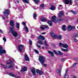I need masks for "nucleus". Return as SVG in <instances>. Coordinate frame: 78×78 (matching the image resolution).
Wrapping results in <instances>:
<instances>
[{
  "label": "nucleus",
  "instance_id": "obj_1",
  "mask_svg": "<svg viewBox=\"0 0 78 78\" xmlns=\"http://www.w3.org/2000/svg\"><path fill=\"white\" fill-rule=\"evenodd\" d=\"M13 29H14V28L13 27H10V31L12 32V33L14 36V37H17V36H18V34L16 32L15 30H13Z\"/></svg>",
  "mask_w": 78,
  "mask_h": 78
},
{
  "label": "nucleus",
  "instance_id": "obj_2",
  "mask_svg": "<svg viewBox=\"0 0 78 78\" xmlns=\"http://www.w3.org/2000/svg\"><path fill=\"white\" fill-rule=\"evenodd\" d=\"M7 66L9 68H11L12 69H13V66H12V62L11 60H10V62L7 63Z\"/></svg>",
  "mask_w": 78,
  "mask_h": 78
},
{
  "label": "nucleus",
  "instance_id": "obj_3",
  "mask_svg": "<svg viewBox=\"0 0 78 78\" xmlns=\"http://www.w3.org/2000/svg\"><path fill=\"white\" fill-rule=\"evenodd\" d=\"M39 61L41 64H43L45 61L44 57L43 56H39Z\"/></svg>",
  "mask_w": 78,
  "mask_h": 78
},
{
  "label": "nucleus",
  "instance_id": "obj_4",
  "mask_svg": "<svg viewBox=\"0 0 78 78\" xmlns=\"http://www.w3.org/2000/svg\"><path fill=\"white\" fill-rule=\"evenodd\" d=\"M23 48H24L23 45H19L18 46V50H19V51L22 53V49Z\"/></svg>",
  "mask_w": 78,
  "mask_h": 78
},
{
  "label": "nucleus",
  "instance_id": "obj_5",
  "mask_svg": "<svg viewBox=\"0 0 78 78\" xmlns=\"http://www.w3.org/2000/svg\"><path fill=\"white\" fill-rule=\"evenodd\" d=\"M72 29H75V26H73L72 27L70 25H68V31H71Z\"/></svg>",
  "mask_w": 78,
  "mask_h": 78
},
{
  "label": "nucleus",
  "instance_id": "obj_6",
  "mask_svg": "<svg viewBox=\"0 0 78 78\" xmlns=\"http://www.w3.org/2000/svg\"><path fill=\"white\" fill-rule=\"evenodd\" d=\"M30 71L33 75H36V69L34 68H32L30 69Z\"/></svg>",
  "mask_w": 78,
  "mask_h": 78
},
{
  "label": "nucleus",
  "instance_id": "obj_7",
  "mask_svg": "<svg viewBox=\"0 0 78 78\" xmlns=\"http://www.w3.org/2000/svg\"><path fill=\"white\" fill-rule=\"evenodd\" d=\"M50 35L51 36V37H53V39H55V38L56 37V36H57V34H55L53 32L51 33Z\"/></svg>",
  "mask_w": 78,
  "mask_h": 78
},
{
  "label": "nucleus",
  "instance_id": "obj_8",
  "mask_svg": "<svg viewBox=\"0 0 78 78\" xmlns=\"http://www.w3.org/2000/svg\"><path fill=\"white\" fill-rule=\"evenodd\" d=\"M37 73H39V75H43L44 74V72L42 71L39 70V69H37L36 71Z\"/></svg>",
  "mask_w": 78,
  "mask_h": 78
},
{
  "label": "nucleus",
  "instance_id": "obj_9",
  "mask_svg": "<svg viewBox=\"0 0 78 78\" xmlns=\"http://www.w3.org/2000/svg\"><path fill=\"white\" fill-rule=\"evenodd\" d=\"M56 16H53L52 17L51 19L52 21L54 22L55 23H57V21L56 20Z\"/></svg>",
  "mask_w": 78,
  "mask_h": 78
},
{
  "label": "nucleus",
  "instance_id": "obj_10",
  "mask_svg": "<svg viewBox=\"0 0 78 78\" xmlns=\"http://www.w3.org/2000/svg\"><path fill=\"white\" fill-rule=\"evenodd\" d=\"M38 39H39V40H42L43 41L44 40H45V37H44L43 36L40 35L38 37Z\"/></svg>",
  "mask_w": 78,
  "mask_h": 78
},
{
  "label": "nucleus",
  "instance_id": "obj_11",
  "mask_svg": "<svg viewBox=\"0 0 78 78\" xmlns=\"http://www.w3.org/2000/svg\"><path fill=\"white\" fill-rule=\"evenodd\" d=\"M5 54L6 53V51L4 50L0 49V55H2V54Z\"/></svg>",
  "mask_w": 78,
  "mask_h": 78
},
{
  "label": "nucleus",
  "instance_id": "obj_12",
  "mask_svg": "<svg viewBox=\"0 0 78 78\" xmlns=\"http://www.w3.org/2000/svg\"><path fill=\"white\" fill-rule=\"evenodd\" d=\"M64 12H62V11H61L58 14V16L59 17H61V16H64Z\"/></svg>",
  "mask_w": 78,
  "mask_h": 78
},
{
  "label": "nucleus",
  "instance_id": "obj_13",
  "mask_svg": "<svg viewBox=\"0 0 78 78\" xmlns=\"http://www.w3.org/2000/svg\"><path fill=\"white\" fill-rule=\"evenodd\" d=\"M25 61H30L29 57H28V55L27 54H25Z\"/></svg>",
  "mask_w": 78,
  "mask_h": 78
},
{
  "label": "nucleus",
  "instance_id": "obj_14",
  "mask_svg": "<svg viewBox=\"0 0 78 78\" xmlns=\"http://www.w3.org/2000/svg\"><path fill=\"white\" fill-rule=\"evenodd\" d=\"M61 69H57V72L59 76H61Z\"/></svg>",
  "mask_w": 78,
  "mask_h": 78
},
{
  "label": "nucleus",
  "instance_id": "obj_15",
  "mask_svg": "<svg viewBox=\"0 0 78 78\" xmlns=\"http://www.w3.org/2000/svg\"><path fill=\"white\" fill-rule=\"evenodd\" d=\"M9 10H5V12H3V13L5 15H6V14L8 15V14H9Z\"/></svg>",
  "mask_w": 78,
  "mask_h": 78
},
{
  "label": "nucleus",
  "instance_id": "obj_16",
  "mask_svg": "<svg viewBox=\"0 0 78 78\" xmlns=\"http://www.w3.org/2000/svg\"><path fill=\"white\" fill-rule=\"evenodd\" d=\"M10 24L11 27H13L14 26V23L12 20H11L10 21Z\"/></svg>",
  "mask_w": 78,
  "mask_h": 78
},
{
  "label": "nucleus",
  "instance_id": "obj_17",
  "mask_svg": "<svg viewBox=\"0 0 78 78\" xmlns=\"http://www.w3.org/2000/svg\"><path fill=\"white\" fill-rule=\"evenodd\" d=\"M27 67L26 66L24 67L22 70V72H26L27 71Z\"/></svg>",
  "mask_w": 78,
  "mask_h": 78
},
{
  "label": "nucleus",
  "instance_id": "obj_18",
  "mask_svg": "<svg viewBox=\"0 0 78 78\" xmlns=\"http://www.w3.org/2000/svg\"><path fill=\"white\" fill-rule=\"evenodd\" d=\"M16 26L17 28L19 30V28H20V24L18 23H16Z\"/></svg>",
  "mask_w": 78,
  "mask_h": 78
},
{
  "label": "nucleus",
  "instance_id": "obj_19",
  "mask_svg": "<svg viewBox=\"0 0 78 78\" xmlns=\"http://www.w3.org/2000/svg\"><path fill=\"white\" fill-rule=\"evenodd\" d=\"M41 20L42 22H46L47 19L45 18H41Z\"/></svg>",
  "mask_w": 78,
  "mask_h": 78
},
{
  "label": "nucleus",
  "instance_id": "obj_20",
  "mask_svg": "<svg viewBox=\"0 0 78 78\" xmlns=\"http://www.w3.org/2000/svg\"><path fill=\"white\" fill-rule=\"evenodd\" d=\"M48 24H49V25L51 26V27L52 26V25H53V23L51 21H48Z\"/></svg>",
  "mask_w": 78,
  "mask_h": 78
},
{
  "label": "nucleus",
  "instance_id": "obj_21",
  "mask_svg": "<svg viewBox=\"0 0 78 78\" xmlns=\"http://www.w3.org/2000/svg\"><path fill=\"white\" fill-rule=\"evenodd\" d=\"M50 9H51V10H52V11H54V10H55V6L53 5H51Z\"/></svg>",
  "mask_w": 78,
  "mask_h": 78
},
{
  "label": "nucleus",
  "instance_id": "obj_22",
  "mask_svg": "<svg viewBox=\"0 0 78 78\" xmlns=\"http://www.w3.org/2000/svg\"><path fill=\"white\" fill-rule=\"evenodd\" d=\"M64 3L65 4H66V5H69V0H64Z\"/></svg>",
  "mask_w": 78,
  "mask_h": 78
},
{
  "label": "nucleus",
  "instance_id": "obj_23",
  "mask_svg": "<svg viewBox=\"0 0 78 78\" xmlns=\"http://www.w3.org/2000/svg\"><path fill=\"white\" fill-rule=\"evenodd\" d=\"M48 52L49 54H50V55H51V56H54V54H53V52H52L50 51H48Z\"/></svg>",
  "mask_w": 78,
  "mask_h": 78
},
{
  "label": "nucleus",
  "instance_id": "obj_24",
  "mask_svg": "<svg viewBox=\"0 0 78 78\" xmlns=\"http://www.w3.org/2000/svg\"><path fill=\"white\" fill-rule=\"evenodd\" d=\"M66 25H64L62 26V30L63 31H66Z\"/></svg>",
  "mask_w": 78,
  "mask_h": 78
},
{
  "label": "nucleus",
  "instance_id": "obj_25",
  "mask_svg": "<svg viewBox=\"0 0 78 78\" xmlns=\"http://www.w3.org/2000/svg\"><path fill=\"white\" fill-rule=\"evenodd\" d=\"M63 47H64V48H67L69 47V46L67 44H63Z\"/></svg>",
  "mask_w": 78,
  "mask_h": 78
},
{
  "label": "nucleus",
  "instance_id": "obj_26",
  "mask_svg": "<svg viewBox=\"0 0 78 78\" xmlns=\"http://www.w3.org/2000/svg\"><path fill=\"white\" fill-rule=\"evenodd\" d=\"M9 75L10 76H13V77H16V75H14V74L11 73H10L9 74Z\"/></svg>",
  "mask_w": 78,
  "mask_h": 78
},
{
  "label": "nucleus",
  "instance_id": "obj_27",
  "mask_svg": "<svg viewBox=\"0 0 78 78\" xmlns=\"http://www.w3.org/2000/svg\"><path fill=\"white\" fill-rule=\"evenodd\" d=\"M37 43H38V44H40V45H43V42H42V41H37Z\"/></svg>",
  "mask_w": 78,
  "mask_h": 78
},
{
  "label": "nucleus",
  "instance_id": "obj_28",
  "mask_svg": "<svg viewBox=\"0 0 78 78\" xmlns=\"http://www.w3.org/2000/svg\"><path fill=\"white\" fill-rule=\"evenodd\" d=\"M63 20L64 19H63L60 18H59L58 19V20L57 21V22H61V21H62V20Z\"/></svg>",
  "mask_w": 78,
  "mask_h": 78
},
{
  "label": "nucleus",
  "instance_id": "obj_29",
  "mask_svg": "<svg viewBox=\"0 0 78 78\" xmlns=\"http://www.w3.org/2000/svg\"><path fill=\"white\" fill-rule=\"evenodd\" d=\"M34 19H35V20H36V13H35L34 14Z\"/></svg>",
  "mask_w": 78,
  "mask_h": 78
},
{
  "label": "nucleus",
  "instance_id": "obj_30",
  "mask_svg": "<svg viewBox=\"0 0 78 78\" xmlns=\"http://www.w3.org/2000/svg\"><path fill=\"white\" fill-rule=\"evenodd\" d=\"M35 3L36 4H37L39 2H40V0H34Z\"/></svg>",
  "mask_w": 78,
  "mask_h": 78
},
{
  "label": "nucleus",
  "instance_id": "obj_31",
  "mask_svg": "<svg viewBox=\"0 0 78 78\" xmlns=\"http://www.w3.org/2000/svg\"><path fill=\"white\" fill-rule=\"evenodd\" d=\"M57 38L58 39H61L62 38V36L61 35H59L57 37Z\"/></svg>",
  "mask_w": 78,
  "mask_h": 78
},
{
  "label": "nucleus",
  "instance_id": "obj_32",
  "mask_svg": "<svg viewBox=\"0 0 78 78\" xmlns=\"http://www.w3.org/2000/svg\"><path fill=\"white\" fill-rule=\"evenodd\" d=\"M23 2L24 3H28V0H23Z\"/></svg>",
  "mask_w": 78,
  "mask_h": 78
},
{
  "label": "nucleus",
  "instance_id": "obj_33",
  "mask_svg": "<svg viewBox=\"0 0 78 78\" xmlns=\"http://www.w3.org/2000/svg\"><path fill=\"white\" fill-rule=\"evenodd\" d=\"M24 28L26 30V31H27V32H28V28H27V26H25L24 27Z\"/></svg>",
  "mask_w": 78,
  "mask_h": 78
},
{
  "label": "nucleus",
  "instance_id": "obj_34",
  "mask_svg": "<svg viewBox=\"0 0 78 78\" xmlns=\"http://www.w3.org/2000/svg\"><path fill=\"white\" fill-rule=\"evenodd\" d=\"M59 45L60 47H63L64 45V44H63L62 43H61V42H60L59 44Z\"/></svg>",
  "mask_w": 78,
  "mask_h": 78
},
{
  "label": "nucleus",
  "instance_id": "obj_35",
  "mask_svg": "<svg viewBox=\"0 0 78 78\" xmlns=\"http://www.w3.org/2000/svg\"><path fill=\"white\" fill-rule=\"evenodd\" d=\"M42 26L44 27V28H48V26L46 25H42Z\"/></svg>",
  "mask_w": 78,
  "mask_h": 78
},
{
  "label": "nucleus",
  "instance_id": "obj_36",
  "mask_svg": "<svg viewBox=\"0 0 78 78\" xmlns=\"http://www.w3.org/2000/svg\"><path fill=\"white\" fill-rule=\"evenodd\" d=\"M44 44H45V45H46V46H48V45L47 44V42L46 41H44Z\"/></svg>",
  "mask_w": 78,
  "mask_h": 78
},
{
  "label": "nucleus",
  "instance_id": "obj_37",
  "mask_svg": "<svg viewBox=\"0 0 78 78\" xmlns=\"http://www.w3.org/2000/svg\"><path fill=\"white\" fill-rule=\"evenodd\" d=\"M69 76L68 75H65L64 78H69Z\"/></svg>",
  "mask_w": 78,
  "mask_h": 78
},
{
  "label": "nucleus",
  "instance_id": "obj_38",
  "mask_svg": "<svg viewBox=\"0 0 78 78\" xmlns=\"http://www.w3.org/2000/svg\"><path fill=\"white\" fill-rule=\"evenodd\" d=\"M40 6L42 8H44V4H42L40 5Z\"/></svg>",
  "mask_w": 78,
  "mask_h": 78
},
{
  "label": "nucleus",
  "instance_id": "obj_39",
  "mask_svg": "<svg viewBox=\"0 0 78 78\" xmlns=\"http://www.w3.org/2000/svg\"><path fill=\"white\" fill-rule=\"evenodd\" d=\"M34 51L36 53H37V54H39V52L38 51H37V50L35 49L34 50Z\"/></svg>",
  "mask_w": 78,
  "mask_h": 78
},
{
  "label": "nucleus",
  "instance_id": "obj_40",
  "mask_svg": "<svg viewBox=\"0 0 78 78\" xmlns=\"http://www.w3.org/2000/svg\"><path fill=\"white\" fill-rule=\"evenodd\" d=\"M32 41H31L30 40L29 41V44L30 45H31L32 44Z\"/></svg>",
  "mask_w": 78,
  "mask_h": 78
},
{
  "label": "nucleus",
  "instance_id": "obj_41",
  "mask_svg": "<svg viewBox=\"0 0 78 78\" xmlns=\"http://www.w3.org/2000/svg\"><path fill=\"white\" fill-rule=\"evenodd\" d=\"M73 40L75 42H78V40L75 38H74Z\"/></svg>",
  "mask_w": 78,
  "mask_h": 78
},
{
  "label": "nucleus",
  "instance_id": "obj_42",
  "mask_svg": "<svg viewBox=\"0 0 78 78\" xmlns=\"http://www.w3.org/2000/svg\"><path fill=\"white\" fill-rule=\"evenodd\" d=\"M71 12H73V13L74 14H76V12H75L73 11V10L71 11Z\"/></svg>",
  "mask_w": 78,
  "mask_h": 78
},
{
  "label": "nucleus",
  "instance_id": "obj_43",
  "mask_svg": "<svg viewBox=\"0 0 78 78\" xmlns=\"http://www.w3.org/2000/svg\"><path fill=\"white\" fill-rule=\"evenodd\" d=\"M36 45L37 46V47L39 48H41V46L38 45L37 44H36Z\"/></svg>",
  "mask_w": 78,
  "mask_h": 78
},
{
  "label": "nucleus",
  "instance_id": "obj_44",
  "mask_svg": "<svg viewBox=\"0 0 78 78\" xmlns=\"http://www.w3.org/2000/svg\"><path fill=\"white\" fill-rule=\"evenodd\" d=\"M1 66H2L3 67H4V68H5V69H6V67L4 65H3V64H2Z\"/></svg>",
  "mask_w": 78,
  "mask_h": 78
},
{
  "label": "nucleus",
  "instance_id": "obj_45",
  "mask_svg": "<svg viewBox=\"0 0 78 78\" xmlns=\"http://www.w3.org/2000/svg\"><path fill=\"white\" fill-rule=\"evenodd\" d=\"M78 64V63H76L74 64L73 65V66H71V67H75V66H76V64Z\"/></svg>",
  "mask_w": 78,
  "mask_h": 78
},
{
  "label": "nucleus",
  "instance_id": "obj_46",
  "mask_svg": "<svg viewBox=\"0 0 78 78\" xmlns=\"http://www.w3.org/2000/svg\"><path fill=\"white\" fill-rule=\"evenodd\" d=\"M22 24L23 25H24V26H26V23L25 22H23L22 23Z\"/></svg>",
  "mask_w": 78,
  "mask_h": 78
},
{
  "label": "nucleus",
  "instance_id": "obj_47",
  "mask_svg": "<svg viewBox=\"0 0 78 78\" xmlns=\"http://www.w3.org/2000/svg\"><path fill=\"white\" fill-rule=\"evenodd\" d=\"M3 39L4 42H6V38L4 37L3 38Z\"/></svg>",
  "mask_w": 78,
  "mask_h": 78
},
{
  "label": "nucleus",
  "instance_id": "obj_48",
  "mask_svg": "<svg viewBox=\"0 0 78 78\" xmlns=\"http://www.w3.org/2000/svg\"><path fill=\"white\" fill-rule=\"evenodd\" d=\"M40 29H41V30H45V29L43 27H41L40 28Z\"/></svg>",
  "mask_w": 78,
  "mask_h": 78
},
{
  "label": "nucleus",
  "instance_id": "obj_49",
  "mask_svg": "<svg viewBox=\"0 0 78 78\" xmlns=\"http://www.w3.org/2000/svg\"><path fill=\"white\" fill-rule=\"evenodd\" d=\"M58 53H59V54L60 55H62V53L61 52V51H58Z\"/></svg>",
  "mask_w": 78,
  "mask_h": 78
},
{
  "label": "nucleus",
  "instance_id": "obj_50",
  "mask_svg": "<svg viewBox=\"0 0 78 78\" xmlns=\"http://www.w3.org/2000/svg\"><path fill=\"white\" fill-rule=\"evenodd\" d=\"M54 52L55 53V54H56V55H58L59 54L57 52H56V51H54Z\"/></svg>",
  "mask_w": 78,
  "mask_h": 78
},
{
  "label": "nucleus",
  "instance_id": "obj_51",
  "mask_svg": "<svg viewBox=\"0 0 78 78\" xmlns=\"http://www.w3.org/2000/svg\"><path fill=\"white\" fill-rule=\"evenodd\" d=\"M72 37H75V34L72 35Z\"/></svg>",
  "mask_w": 78,
  "mask_h": 78
},
{
  "label": "nucleus",
  "instance_id": "obj_52",
  "mask_svg": "<svg viewBox=\"0 0 78 78\" xmlns=\"http://www.w3.org/2000/svg\"><path fill=\"white\" fill-rule=\"evenodd\" d=\"M68 71V70L67 69H66V73L65 75H66L67 74V71Z\"/></svg>",
  "mask_w": 78,
  "mask_h": 78
},
{
  "label": "nucleus",
  "instance_id": "obj_53",
  "mask_svg": "<svg viewBox=\"0 0 78 78\" xmlns=\"http://www.w3.org/2000/svg\"><path fill=\"white\" fill-rule=\"evenodd\" d=\"M69 3L71 4V5H72V3H73V2H72V0L69 1Z\"/></svg>",
  "mask_w": 78,
  "mask_h": 78
},
{
  "label": "nucleus",
  "instance_id": "obj_54",
  "mask_svg": "<svg viewBox=\"0 0 78 78\" xmlns=\"http://www.w3.org/2000/svg\"><path fill=\"white\" fill-rule=\"evenodd\" d=\"M78 37V34H75V37Z\"/></svg>",
  "mask_w": 78,
  "mask_h": 78
},
{
  "label": "nucleus",
  "instance_id": "obj_55",
  "mask_svg": "<svg viewBox=\"0 0 78 78\" xmlns=\"http://www.w3.org/2000/svg\"><path fill=\"white\" fill-rule=\"evenodd\" d=\"M65 60L63 58V59H61V61L62 62H63V61H64V60Z\"/></svg>",
  "mask_w": 78,
  "mask_h": 78
},
{
  "label": "nucleus",
  "instance_id": "obj_56",
  "mask_svg": "<svg viewBox=\"0 0 78 78\" xmlns=\"http://www.w3.org/2000/svg\"><path fill=\"white\" fill-rule=\"evenodd\" d=\"M61 50H62V51H64L65 50V49H63V48H62Z\"/></svg>",
  "mask_w": 78,
  "mask_h": 78
},
{
  "label": "nucleus",
  "instance_id": "obj_57",
  "mask_svg": "<svg viewBox=\"0 0 78 78\" xmlns=\"http://www.w3.org/2000/svg\"><path fill=\"white\" fill-rule=\"evenodd\" d=\"M0 33H3V31L1 29H0Z\"/></svg>",
  "mask_w": 78,
  "mask_h": 78
},
{
  "label": "nucleus",
  "instance_id": "obj_58",
  "mask_svg": "<svg viewBox=\"0 0 78 78\" xmlns=\"http://www.w3.org/2000/svg\"><path fill=\"white\" fill-rule=\"evenodd\" d=\"M68 51V49H65V51Z\"/></svg>",
  "mask_w": 78,
  "mask_h": 78
},
{
  "label": "nucleus",
  "instance_id": "obj_59",
  "mask_svg": "<svg viewBox=\"0 0 78 78\" xmlns=\"http://www.w3.org/2000/svg\"><path fill=\"white\" fill-rule=\"evenodd\" d=\"M41 34H45V32H44L42 33Z\"/></svg>",
  "mask_w": 78,
  "mask_h": 78
},
{
  "label": "nucleus",
  "instance_id": "obj_60",
  "mask_svg": "<svg viewBox=\"0 0 78 78\" xmlns=\"http://www.w3.org/2000/svg\"><path fill=\"white\" fill-rule=\"evenodd\" d=\"M59 6L60 7H60H62V5H59Z\"/></svg>",
  "mask_w": 78,
  "mask_h": 78
},
{
  "label": "nucleus",
  "instance_id": "obj_61",
  "mask_svg": "<svg viewBox=\"0 0 78 78\" xmlns=\"http://www.w3.org/2000/svg\"><path fill=\"white\" fill-rule=\"evenodd\" d=\"M2 19L3 20H4V19H5V16H2Z\"/></svg>",
  "mask_w": 78,
  "mask_h": 78
},
{
  "label": "nucleus",
  "instance_id": "obj_62",
  "mask_svg": "<svg viewBox=\"0 0 78 78\" xmlns=\"http://www.w3.org/2000/svg\"><path fill=\"white\" fill-rule=\"evenodd\" d=\"M43 65L44 66V67H46V66H47V65L45 64H43Z\"/></svg>",
  "mask_w": 78,
  "mask_h": 78
},
{
  "label": "nucleus",
  "instance_id": "obj_63",
  "mask_svg": "<svg viewBox=\"0 0 78 78\" xmlns=\"http://www.w3.org/2000/svg\"><path fill=\"white\" fill-rule=\"evenodd\" d=\"M73 78H77L76 77V76H73Z\"/></svg>",
  "mask_w": 78,
  "mask_h": 78
},
{
  "label": "nucleus",
  "instance_id": "obj_64",
  "mask_svg": "<svg viewBox=\"0 0 78 78\" xmlns=\"http://www.w3.org/2000/svg\"><path fill=\"white\" fill-rule=\"evenodd\" d=\"M16 78H20V77L18 76H16Z\"/></svg>",
  "mask_w": 78,
  "mask_h": 78
}]
</instances>
